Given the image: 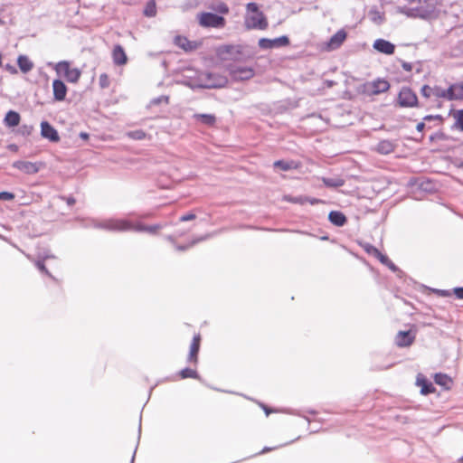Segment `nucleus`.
Returning <instances> with one entry per match:
<instances>
[{"label":"nucleus","mask_w":463,"mask_h":463,"mask_svg":"<svg viewBox=\"0 0 463 463\" xmlns=\"http://www.w3.org/2000/svg\"><path fill=\"white\" fill-rule=\"evenodd\" d=\"M14 198V194L9 192H0V200L10 201Z\"/></svg>","instance_id":"obj_41"},{"label":"nucleus","mask_w":463,"mask_h":463,"mask_svg":"<svg viewBox=\"0 0 463 463\" xmlns=\"http://www.w3.org/2000/svg\"><path fill=\"white\" fill-rule=\"evenodd\" d=\"M21 117L19 113L14 110H10L6 113L4 122L7 127H16L19 125Z\"/></svg>","instance_id":"obj_23"},{"label":"nucleus","mask_w":463,"mask_h":463,"mask_svg":"<svg viewBox=\"0 0 463 463\" xmlns=\"http://www.w3.org/2000/svg\"><path fill=\"white\" fill-rule=\"evenodd\" d=\"M127 136L134 140H142L145 139L146 137V134L142 129H137L133 131H129L127 133Z\"/></svg>","instance_id":"obj_35"},{"label":"nucleus","mask_w":463,"mask_h":463,"mask_svg":"<svg viewBox=\"0 0 463 463\" xmlns=\"http://www.w3.org/2000/svg\"><path fill=\"white\" fill-rule=\"evenodd\" d=\"M396 104L401 108H414L419 104L416 93L408 87H403L398 93Z\"/></svg>","instance_id":"obj_5"},{"label":"nucleus","mask_w":463,"mask_h":463,"mask_svg":"<svg viewBox=\"0 0 463 463\" xmlns=\"http://www.w3.org/2000/svg\"><path fill=\"white\" fill-rule=\"evenodd\" d=\"M80 137L82 139H84V140H88V139H89V137H90L89 134H88V133H86V132H80Z\"/></svg>","instance_id":"obj_50"},{"label":"nucleus","mask_w":463,"mask_h":463,"mask_svg":"<svg viewBox=\"0 0 463 463\" xmlns=\"http://www.w3.org/2000/svg\"><path fill=\"white\" fill-rule=\"evenodd\" d=\"M52 91L54 99L62 101L66 98L68 88L62 80L56 79L52 81Z\"/></svg>","instance_id":"obj_16"},{"label":"nucleus","mask_w":463,"mask_h":463,"mask_svg":"<svg viewBox=\"0 0 463 463\" xmlns=\"http://www.w3.org/2000/svg\"><path fill=\"white\" fill-rule=\"evenodd\" d=\"M174 43L184 52L194 51L200 46V43L197 42L190 41L187 37L183 35H176L174 39Z\"/></svg>","instance_id":"obj_14"},{"label":"nucleus","mask_w":463,"mask_h":463,"mask_svg":"<svg viewBox=\"0 0 463 463\" xmlns=\"http://www.w3.org/2000/svg\"><path fill=\"white\" fill-rule=\"evenodd\" d=\"M454 294L458 299H463V288H454Z\"/></svg>","instance_id":"obj_44"},{"label":"nucleus","mask_w":463,"mask_h":463,"mask_svg":"<svg viewBox=\"0 0 463 463\" xmlns=\"http://www.w3.org/2000/svg\"><path fill=\"white\" fill-rule=\"evenodd\" d=\"M449 88L452 100L463 99V81L454 83Z\"/></svg>","instance_id":"obj_26"},{"label":"nucleus","mask_w":463,"mask_h":463,"mask_svg":"<svg viewBox=\"0 0 463 463\" xmlns=\"http://www.w3.org/2000/svg\"><path fill=\"white\" fill-rule=\"evenodd\" d=\"M258 44L261 49H273L288 46L289 44V39L288 36H280L275 39L261 38L259 40Z\"/></svg>","instance_id":"obj_11"},{"label":"nucleus","mask_w":463,"mask_h":463,"mask_svg":"<svg viewBox=\"0 0 463 463\" xmlns=\"http://www.w3.org/2000/svg\"><path fill=\"white\" fill-rule=\"evenodd\" d=\"M328 219L331 223L338 227L344 226L347 222L345 215L339 211L330 212L328 214Z\"/></svg>","instance_id":"obj_20"},{"label":"nucleus","mask_w":463,"mask_h":463,"mask_svg":"<svg viewBox=\"0 0 463 463\" xmlns=\"http://www.w3.org/2000/svg\"><path fill=\"white\" fill-rule=\"evenodd\" d=\"M439 118H440V117H439V116H432V115H428V116H426V117H424V118H423V119H424L425 121H430V120H433V119H439Z\"/></svg>","instance_id":"obj_45"},{"label":"nucleus","mask_w":463,"mask_h":463,"mask_svg":"<svg viewBox=\"0 0 463 463\" xmlns=\"http://www.w3.org/2000/svg\"><path fill=\"white\" fill-rule=\"evenodd\" d=\"M433 88L430 87L429 85H424L420 90L421 95L425 98L433 97Z\"/></svg>","instance_id":"obj_38"},{"label":"nucleus","mask_w":463,"mask_h":463,"mask_svg":"<svg viewBox=\"0 0 463 463\" xmlns=\"http://www.w3.org/2000/svg\"><path fill=\"white\" fill-rule=\"evenodd\" d=\"M346 38L347 32L345 29H340L324 43V49L327 52L335 51L342 46Z\"/></svg>","instance_id":"obj_9"},{"label":"nucleus","mask_w":463,"mask_h":463,"mask_svg":"<svg viewBox=\"0 0 463 463\" xmlns=\"http://www.w3.org/2000/svg\"><path fill=\"white\" fill-rule=\"evenodd\" d=\"M416 335V328H411L407 331H399L394 337V343L400 348L410 347L415 342Z\"/></svg>","instance_id":"obj_8"},{"label":"nucleus","mask_w":463,"mask_h":463,"mask_svg":"<svg viewBox=\"0 0 463 463\" xmlns=\"http://www.w3.org/2000/svg\"><path fill=\"white\" fill-rule=\"evenodd\" d=\"M373 48L378 52L388 55L392 54L395 51L394 44L383 39L376 40L373 43Z\"/></svg>","instance_id":"obj_17"},{"label":"nucleus","mask_w":463,"mask_h":463,"mask_svg":"<svg viewBox=\"0 0 463 463\" xmlns=\"http://www.w3.org/2000/svg\"><path fill=\"white\" fill-rule=\"evenodd\" d=\"M66 203L69 204V205H73L76 202V200L73 198V197H67V198H64Z\"/></svg>","instance_id":"obj_47"},{"label":"nucleus","mask_w":463,"mask_h":463,"mask_svg":"<svg viewBox=\"0 0 463 463\" xmlns=\"http://www.w3.org/2000/svg\"><path fill=\"white\" fill-rule=\"evenodd\" d=\"M231 76L239 80H250L254 76V70L251 67H233L230 69Z\"/></svg>","instance_id":"obj_13"},{"label":"nucleus","mask_w":463,"mask_h":463,"mask_svg":"<svg viewBox=\"0 0 463 463\" xmlns=\"http://www.w3.org/2000/svg\"><path fill=\"white\" fill-rule=\"evenodd\" d=\"M322 182L327 187H340L345 184V180L342 178H322Z\"/></svg>","instance_id":"obj_32"},{"label":"nucleus","mask_w":463,"mask_h":463,"mask_svg":"<svg viewBox=\"0 0 463 463\" xmlns=\"http://www.w3.org/2000/svg\"><path fill=\"white\" fill-rule=\"evenodd\" d=\"M434 381L437 384L444 387L446 390H449L452 385V379L445 373H436Z\"/></svg>","instance_id":"obj_25"},{"label":"nucleus","mask_w":463,"mask_h":463,"mask_svg":"<svg viewBox=\"0 0 463 463\" xmlns=\"http://www.w3.org/2000/svg\"><path fill=\"white\" fill-rule=\"evenodd\" d=\"M263 409H264V411H265V412H266V414H267V415H269L270 412H272V411H273L272 410H270V409L267 408L266 406H263Z\"/></svg>","instance_id":"obj_53"},{"label":"nucleus","mask_w":463,"mask_h":463,"mask_svg":"<svg viewBox=\"0 0 463 463\" xmlns=\"http://www.w3.org/2000/svg\"><path fill=\"white\" fill-rule=\"evenodd\" d=\"M198 22L202 27L222 28L225 26V19L213 13H201L198 14Z\"/></svg>","instance_id":"obj_6"},{"label":"nucleus","mask_w":463,"mask_h":463,"mask_svg":"<svg viewBox=\"0 0 463 463\" xmlns=\"http://www.w3.org/2000/svg\"><path fill=\"white\" fill-rule=\"evenodd\" d=\"M302 164L295 160H278L273 163V166L282 171L297 170L301 167Z\"/></svg>","instance_id":"obj_19"},{"label":"nucleus","mask_w":463,"mask_h":463,"mask_svg":"<svg viewBox=\"0 0 463 463\" xmlns=\"http://www.w3.org/2000/svg\"><path fill=\"white\" fill-rule=\"evenodd\" d=\"M58 74L62 75L68 82L78 83L81 77V71L79 68H72L67 61H59L55 66Z\"/></svg>","instance_id":"obj_3"},{"label":"nucleus","mask_w":463,"mask_h":463,"mask_svg":"<svg viewBox=\"0 0 463 463\" xmlns=\"http://www.w3.org/2000/svg\"><path fill=\"white\" fill-rule=\"evenodd\" d=\"M99 84L101 89H107L110 85V80L107 73H102L99 78Z\"/></svg>","instance_id":"obj_36"},{"label":"nucleus","mask_w":463,"mask_h":463,"mask_svg":"<svg viewBox=\"0 0 463 463\" xmlns=\"http://www.w3.org/2000/svg\"><path fill=\"white\" fill-rule=\"evenodd\" d=\"M2 66V54L0 53V67Z\"/></svg>","instance_id":"obj_54"},{"label":"nucleus","mask_w":463,"mask_h":463,"mask_svg":"<svg viewBox=\"0 0 463 463\" xmlns=\"http://www.w3.org/2000/svg\"><path fill=\"white\" fill-rule=\"evenodd\" d=\"M112 59L113 62L118 66H122L127 63L128 57L121 45L118 44L114 46L112 50Z\"/></svg>","instance_id":"obj_18"},{"label":"nucleus","mask_w":463,"mask_h":463,"mask_svg":"<svg viewBox=\"0 0 463 463\" xmlns=\"http://www.w3.org/2000/svg\"><path fill=\"white\" fill-rule=\"evenodd\" d=\"M288 202L294 203H300L304 204L306 203H309L310 204H317L323 203L319 199L316 198H307V197H299V198H287Z\"/></svg>","instance_id":"obj_31"},{"label":"nucleus","mask_w":463,"mask_h":463,"mask_svg":"<svg viewBox=\"0 0 463 463\" xmlns=\"http://www.w3.org/2000/svg\"><path fill=\"white\" fill-rule=\"evenodd\" d=\"M430 138V140H433L434 138H443V135L437 133V134H435V136H431Z\"/></svg>","instance_id":"obj_51"},{"label":"nucleus","mask_w":463,"mask_h":463,"mask_svg":"<svg viewBox=\"0 0 463 463\" xmlns=\"http://www.w3.org/2000/svg\"><path fill=\"white\" fill-rule=\"evenodd\" d=\"M274 448H269V447H265L261 451L260 453H266V452H269L271 450H273Z\"/></svg>","instance_id":"obj_52"},{"label":"nucleus","mask_w":463,"mask_h":463,"mask_svg":"<svg viewBox=\"0 0 463 463\" xmlns=\"http://www.w3.org/2000/svg\"><path fill=\"white\" fill-rule=\"evenodd\" d=\"M364 250L365 251L368 253V254H371V255H373L375 258L376 256H378L379 254V250L373 246V245H370V244H367L365 247H364Z\"/></svg>","instance_id":"obj_39"},{"label":"nucleus","mask_w":463,"mask_h":463,"mask_svg":"<svg viewBox=\"0 0 463 463\" xmlns=\"http://www.w3.org/2000/svg\"><path fill=\"white\" fill-rule=\"evenodd\" d=\"M41 135L52 142L60 141L58 131L47 121L41 123Z\"/></svg>","instance_id":"obj_15"},{"label":"nucleus","mask_w":463,"mask_h":463,"mask_svg":"<svg viewBox=\"0 0 463 463\" xmlns=\"http://www.w3.org/2000/svg\"><path fill=\"white\" fill-rule=\"evenodd\" d=\"M202 336L201 335L195 334L193 337L192 343L190 345L189 354L187 355V362L194 366H196L198 364V353L201 346Z\"/></svg>","instance_id":"obj_12"},{"label":"nucleus","mask_w":463,"mask_h":463,"mask_svg":"<svg viewBox=\"0 0 463 463\" xmlns=\"http://www.w3.org/2000/svg\"><path fill=\"white\" fill-rule=\"evenodd\" d=\"M161 225L156 224V225H134V230L137 232H146L151 234H156L161 230Z\"/></svg>","instance_id":"obj_29"},{"label":"nucleus","mask_w":463,"mask_h":463,"mask_svg":"<svg viewBox=\"0 0 463 463\" xmlns=\"http://www.w3.org/2000/svg\"><path fill=\"white\" fill-rule=\"evenodd\" d=\"M178 376L180 379H186V378L198 379L199 378L196 369H194V368H184V369L181 370L178 373Z\"/></svg>","instance_id":"obj_30"},{"label":"nucleus","mask_w":463,"mask_h":463,"mask_svg":"<svg viewBox=\"0 0 463 463\" xmlns=\"http://www.w3.org/2000/svg\"><path fill=\"white\" fill-rule=\"evenodd\" d=\"M219 11L222 14H227L229 12V9L225 5H223L219 8Z\"/></svg>","instance_id":"obj_49"},{"label":"nucleus","mask_w":463,"mask_h":463,"mask_svg":"<svg viewBox=\"0 0 463 463\" xmlns=\"http://www.w3.org/2000/svg\"><path fill=\"white\" fill-rule=\"evenodd\" d=\"M433 97L438 99H444L447 100H452L450 94V88L442 89L440 87H433Z\"/></svg>","instance_id":"obj_27"},{"label":"nucleus","mask_w":463,"mask_h":463,"mask_svg":"<svg viewBox=\"0 0 463 463\" xmlns=\"http://www.w3.org/2000/svg\"><path fill=\"white\" fill-rule=\"evenodd\" d=\"M402 68L407 71H411V64L410 63H407V62H403L402 63Z\"/></svg>","instance_id":"obj_48"},{"label":"nucleus","mask_w":463,"mask_h":463,"mask_svg":"<svg viewBox=\"0 0 463 463\" xmlns=\"http://www.w3.org/2000/svg\"><path fill=\"white\" fill-rule=\"evenodd\" d=\"M35 265L39 270H41L42 272H43L44 274H46L49 277H52L43 261H40V260L36 261Z\"/></svg>","instance_id":"obj_40"},{"label":"nucleus","mask_w":463,"mask_h":463,"mask_svg":"<svg viewBox=\"0 0 463 463\" xmlns=\"http://www.w3.org/2000/svg\"><path fill=\"white\" fill-rule=\"evenodd\" d=\"M417 385L420 387V392L424 395L433 393L435 392L433 384L424 377L417 378Z\"/></svg>","instance_id":"obj_22"},{"label":"nucleus","mask_w":463,"mask_h":463,"mask_svg":"<svg viewBox=\"0 0 463 463\" xmlns=\"http://www.w3.org/2000/svg\"><path fill=\"white\" fill-rule=\"evenodd\" d=\"M376 258L380 260L381 263L389 266L392 269H394V264L389 260V258L379 251L378 256Z\"/></svg>","instance_id":"obj_37"},{"label":"nucleus","mask_w":463,"mask_h":463,"mask_svg":"<svg viewBox=\"0 0 463 463\" xmlns=\"http://www.w3.org/2000/svg\"><path fill=\"white\" fill-rule=\"evenodd\" d=\"M244 26L247 30L264 31L269 27V22L256 3H249L246 5Z\"/></svg>","instance_id":"obj_1"},{"label":"nucleus","mask_w":463,"mask_h":463,"mask_svg":"<svg viewBox=\"0 0 463 463\" xmlns=\"http://www.w3.org/2000/svg\"><path fill=\"white\" fill-rule=\"evenodd\" d=\"M425 128V123L424 122H420L417 124L416 126V129L419 131V132H422Z\"/></svg>","instance_id":"obj_46"},{"label":"nucleus","mask_w":463,"mask_h":463,"mask_svg":"<svg viewBox=\"0 0 463 463\" xmlns=\"http://www.w3.org/2000/svg\"><path fill=\"white\" fill-rule=\"evenodd\" d=\"M17 64L24 73L29 72L33 68V61L25 55H19L17 58Z\"/></svg>","instance_id":"obj_24"},{"label":"nucleus","mask_w":463,"mask_h":463,"mask_svg":"<svg viewBox=\"0 0 463 463\" xmlns=\"http://www.w3.org/2000/svg\"><path fill=\"white\" fill-rule=\"evenodd\" d=\"M5 68L11 74H16L18 72L16 68L9 63L5 64Z\"/></svg>","instance_id":"obj_43"},{"label":"nucleus","mask_w":463,"mask_h":463,"mask_svg":"<svg viewBox=\"0 0 463 463\" xmlns=\"http://www.w3.org/2000/svg\"><path fill=\"white\" fill-rule=\"evenodd\" d=\"M390 83L384 79H376L367 81L363 85V92L368 96H375L385 93L390 90Z\"/></svg>","instance_id":"obj_4"},{"label":"nucleus","mask_w":463,"mask_h":463,"mask_svg":"<svg viewBox=\"0 0 463 463\" xmlns=\"http://www.w3.org/2000/svg\"><path fill=\"white\" fill-rule=\"evenodd\" d=\"M102 227L111 232H127L134 230V224L125 219H109L102 223Z\"/></svg>","instance_id":"obj_7"},{"label":"nucleus","mask_w":463,"mask_h":463,"mask_svg":"<svg viewBox=\"0 0 463 463\" xmlns=\"http://www.w3.org/2000/svg\"><path fill=\"white\" fill-rule=\"evenodd\" d=\"M395 145L390 141V140H381L376 147L375 150L382 155H388L394 151Z\"/></svg>","instance_id":"obj_21"},{"label":"nucleus","mask_w":463,"mask_h":463,"mask_svg":"<svg viewBox=\"0 0 463 463\" xmlns=\"http://www.w3.org/2000/svg\"><path fill=\"white\" fill-rule=\"evenodd\" d=\"M197 120L207 126H214L216 118L213 114H195L194 116Z\"/></svg>","instance_id":"obj_28"},{"label":"nucleus","mask_w":463,"mask_h":463,"mask_svg":"<svg viewBox=\"0 0 463 463\" xmlns=\"http://www.w3.org/2000/svg\"><path fill=\"white\" fill-rule=\"evenodd\" d=\"M43 166V164L41 162H29L24 160H18L13 163V167L18 169L19 171L26 174V175H33L39 172V170Z\"/></svg>","instance_id":"obj_10"},{"label":"nucleus","mask_w":463,"mask_h":463,"mask_svg":"<svg viewBox=\"0 0 463 463\" xmlns=\"http://www.w3.org/2000/svg\"><path fill=\"white\" fill-rule=\"evenodd\" d=\"M455 126L458 129L463 131V109H458L453 113Z\"/></svg>","instance_id":"obj_34"},{"label":"nucleus","mask_w":463,"mask_h":463,"mask_svg":"<svg viewBox=\"0 0 463 463\" xmlns=\"http://www.w3.org/2000/svg\"><path fill=\"white\" fill-rule=\"evenodd\" d=\"M144 14L147 17H154L156 14V5L155 0H149L144 9Z\"/></svg>","instance_id":"obj_33"},{"label":"nucleus","mask_w":463,"mask_h":463,"mask_svg":"<svg viewBox=\"0 0 463 463\" xmlns=\"http://www.w3.org/2000/svg\"><path fill=\"white\" fill-rule=\"evenodd\" d=\"M195 219V214L187 213L180 217V222H187Z\"/></svg>","instance_id":"obj_42"},{"label":"nucleus","mask_w":463,"mask_h":463,"mask_svg":"<svg viewBox=\"0 0 463 463\" xmlns=\"http://www.w3.org/2000/svg\"><path fill=\"white\" fill-rule=\"evenodd\" d=\"M216 55L221 61H242L246 59L241 45H222L217 48Z\"/></svg>","instance_id":"obj_2"}]
</instances>
